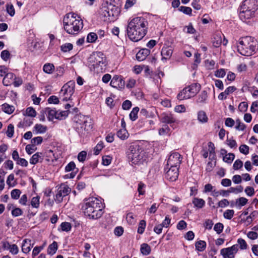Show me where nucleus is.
<instances>
[{"mask_svg": "<svg viewBox=\"0 0 258 258\" xmlns=\"http://www.w3.org/2000/svg\"><path fill=\"white\" fill-rule=\"evenodd\" d=\"M148 29V22L143 17H137L128 21L126 28L127 34L130 39L138 42L147 34Z\"/></svg>", "mask_w": 258, "mask_h": 258, "instance_id": "obj_1", "label": "nucleus"}, {"mask_svg": "<svg viewBox=\"0 0 258 258\" xmlns=\"http://www.w3.org/2000/svg\"><path fill=\"white\" fill-rule=\"evenodd\" d=\"M81 209L84 215L90 219H97L100 218L103 212V205L99 199L91 197L85 199L80 204Z\"/></svg>", "mask_w": 258, "mask_h": 258, "instance_id": "obj_2", "label": "nucleus"}, {"mask_svg": "<svg viewBox=\"0 0 258 258\" xmlns=\"http://www.w3.org/2000/svg\"><path fill=\"white\" fill-rule=\"evenodd\" d=\"M126 156L132 165H140L147 161V155L143 148L137 144H132L126 152Z\"/></svg>", "mask_w": 258, "mask_h": 258, "instance_id": "obj_3", "label": "nucleus"}, {"mask_svg": "<svg viewBox=\"0 0 258 258\" xmlns=\"http://www.w3.org/2000/svg\"><path fill=\"white\" fill-rule=\"evenodd\" d=\"M63 24L65 31L72 35L77 34L83 27L82 20L74 13L67 14L63 18Z\"/></svg>", "mask_w": 258, "mask_h": 258, "instance_id": "obj_4", "label": "nucleus"}, {"mask_svg": "<svg viewBox=\"0 0 258 258\" xmlns=\"http://www.w3.org/2000/svg\"><path fill=\"white\" fill-rule=\"evenodd\" d=\"M237 51L242 55L251 56L258 49L257 42L251 36H246L239 39L237 44Z\"/></svg>", "mask_w": 258, "mask_h": 258, "instance_id": "obj_5", "label": "nucleus"}, {"mask_svg": "<svg viewBox=\"0 0 258 258\" xmlns=\"http://www.w3.org/2000/svg\"><path fill=\"white\" fill-rule=\"evenodd\" d=\"M87 64L91 71L102 72L106 66V57L101 52H93L88 57Z\"/></svg>", "mask_w": 258, "mask_h": 258, "instance_id": "obj_6", "label": "nucleus"}, {"mask_svg": "<svg viewBox=\"0 0 258 258\" xmlns=\"http://www.w3.org/2000/svg\"><path fill=\"white\" fill-rule=\"evenodd\" d=\"M258 9L257 0H244L240 7L239 18L243 22H246L255 17V12Z\"/></svg>", "mask_w": 258, "mask_h": 258, "instance_id": "obj_7", "label": "nucleus"}, {"mask_svg": "<svg viewBox=\"0 0 258 258\" xmlns=\"http://www.w3.org/2000/svg\"><path fill=\"white\" fill-rule=\"evenodd\" d=\"M100 13L105 18L104 20L105 21H111L118 16L119 10L116 6L105 2L101 5Z\"/></svg>", "mask_w": 258, "mask_h": 258, "instance_id": "obj_8", "label": "nucleus"}, {"mask_svg": "<svg viewBox=\"0 0 258 258\" xmlns=\"http://www.w3.org/2000/svg\"><path fill=\"white\" fill-rule=\"evenodd\" d=\"M201 85L198 83H194L185 87L177 96L179 100L187 99L194 97L200 90Z\"/></svg>", "mask_w": 258, "mask_h": 258, "instance_id": "obj_9", "label": "nucleus"}, {"mask_svg": "<svg viewBox=\"0 0 258 258\" xmlns=\"http://www.w3.org/2000/svg\"><path fill=\"white\" fill-rule=\"evenodd\" d=\"M75 83L73 81H69L65 84L59 92V98L63 101H67L71 99L75 92Z\"/></svg>", "mask_w": 258, "mask_h": 258, "instance_id": "obj_10", "label": "nucleus"}, {"mask_svg": "<svg viewBox=\"0 0 258 258\" xmlns=\"http://www.w3.org/2000/svg\"><path fill=\"white\" fill-rule=\"evenodd\" d=\"M181 156L177 152H173L169 156L167 162L168 167L175 166L179 167L182 161Z\"/></svg>", "mask_w": 258, "mask_h": 258, "instance_id": "obj_11", "label": "nucleus"}, {"mask_svg": "<svg viewBox=\"0 0 258 258\" xmlns=\"http://www.w3.org/2000/svg\"><path fill=\"white\" fill-rule=\"evenodd\" d=\"M71 191L70 188L65 184H61L58 188L54 200L59 203L62 201L63 198L68 195Z\"/></svg>", "mask_w": 258, "mask_h": 258, "instance_id": "obj_12", "label": "nucleus"}, {"mask_svg": "<svg viewBox=\"0 0 258 258\" xmlns=\"http://www.w3.org/2000/svg\"><path fill=\"white\" fill-rule=\"evenodd\" d=\"M238 250V245H233L229 247L222 248L220 253L223 258H235V254Z\"/></svg>", "mask_w": 258, "mask_h": 258, "instance_id": "obj_13", "label": "nucleus"}, {"mask_svg": "<svg viewBox=\"0 0 258 258\" xmlns=\"http://www.w3.org/2000/svg\"><path fill=\"white\" fill-rule=\"evenodd\" d=\"M178 168L175 166L170 167L165 173V178L171 181H175L178 176Z\"/></svg>", "mask_w": 258, "mask_h": 258, "instance_id": "obj_14", "label": "nucleus"}, {"mask_svg": "<svg viewBox=\"0 0 258 258\" xmlns=\"http://www.w3.org/2000/svg\"><path fill=\"white\" fill-rule=\"evenodd\" d=\"M66 172L72 171L71 173L65 175L67 178H73L78 172V169L76 167V164L74 162H70L65 167Z\"/></svg>", "mask_w": 258, "mask_h": 258, "instance_id": "obj_15", "label": "nucleus"}, {"mask_svg": "<svg viewBox=\"0 0 258 258\" xmlns=\"http://www.w3.org/2000/svg\"><path fill=\"white\" fill-rule=\"evenodd\" d=\"M173 49L171 46H164L161 52L162 60L165 61L169 59L172 56Z\"/></svg>", "mask_w": 258, "mask_h": 258, "instance_id": "obj_16", "label": "nucleus"}, {"mask_svg": "<svg viewBox=\"0 0 258 258\" xmlns=\"http://www.w3.org/2000/svg\"><path fill=\"white\" fill-rule=\"evenodd\" d=\"M124 81L121 77L118 76H114L110 82V85L115 88H122L124 86Z\"/></svg>", "mask_w": 258, "mask_h": 258, "instance_id": "obj_17", "label": "nucleus"}, {"mask_svg": "<svg viewBox=\"0 0 258 258\" xmlns=\"http://www.w3.org/2000/svg\"><path fill=\"white\" fill-rule=\"evenodd\" d=\"M92 127L93 124L91 119L89 117L84 116L81 128L85 131L88 132L91 131Z\"/></svg>", "mask_w": 258, "mask_h": 258, "instance_id": "obj_18", "label": "nucleus"}, {"mask_svg": "<svg viewBox=\"0 0 258 258\" xmlns=\"http://www.w3.org/2000/svg\"><path fill=\"white\" fill-rule=\"evenodd\" d=\"M34 244L31 243V240L30 239H25L23 241L22 244V251L25 253H29Z\"/></svg>", "mask_w": 258, "mask_h": 258, "instance_id": "obj_19", "label": "nucleus"}, {"mask_svg": "<svg viewBox=\"0 0 258 258\" xmlns=\"http://www.w3.org/2000/svg\"><path fill=\"white\" fill-rule=\"evenodd\" d=\"M150 53V50L147 48L142 49L139 51L136 54L137 59L139 61H143L148 56Z\"/></svg>", "mask_w": 258, "mask_h": 258, "instance_id": "obj_20", "label": "nucleus"}, {"mask_svg": "<svg viewBox=\"0 0 258 258\" xmlns=\"http://www.w3.org/2000/svg\"><path fill=\"white\" fill-rule=\"evenodd\" d=\"M15 78V75L12 73H8L5 75L3 80V84L8 86L13 83Z\"/></svg>", "mask_w": 258, "mask_h": 258, "instance_id": "obj_21", "label": "nucleus"}, {"mask_svg": "<svg viewBox=\"0 0 258 258\" xmlns=\"http://www.w3.org/2000/svg\"><path fill=\"white\" fill-rule=\"evenodd\" d=\"M161 120L164 123H172L175 122L176 119L170 113H163L162 115Z\"/></svg>", "mask_w": 258, "mask_h": 258, "instance_id": "obj_22", "label": "nucleus"}, {"mask_svg": "<svg viewBox=\"0 0 258 258\" xmlns=\"http://www.w3.org/2000/svg\"><path fill=\"white\" fill-rule=\"evenodd\" d=\"M42 153L37 152L34 154L30 159V163L33 165H35L39 162L42 161Z\"/></svg>", "mask_w": 258, "mask_h": 258, "instance_id": "obj_23", "label": "nucleus"}, {"mask_svg": "<svg viewBox=\"0 0 258 258\" xmlns=\"http://www.w3.org/2000/svg\"><path fill=\"white\" fill-rule=\"evenodd\" d=\"M192 203L194 207L198 209H202L205 205V201L203 199L198 198H194Z\"/></svg>", "mask_w": 258, "mask_h": 258, "instance_id": "obj_24", "label": "nucleus"}, {"mask_svg": "<svg viewBox=\"0 0 258 258\" xmlns=\"http://www.w3.org/2000/svg\"><path fill=\"white\" fill-rule=\"evenodd\" d=\"M198 120L200 122L202 123H204L208 122V117L206 114V113L204 111L201 110L198 112Z\"/></svg>", "mask_w": 258, "mask_h": 258, "instance_id": "obj_25", "label": "nucleus"}, {"mask_svg": "<svg viewBox=\"0 0 258 258\" xmlns=\"http://www.w3.org/2000/svg\"><path fill=\"white\" fill-rule=\"evenodd\" d=\"M47 129L46 126L37 123L34 126L33 131H35L36 134H44L46 132Z\"/></svg>", "mask_w": 258, "mask_h": 258, "instance_id": "obj_26", "label": "nucleus"}, {"mask_svg": "<svg viewBox=\"0 0 258 258\" xmlns=\"http://www.w3.org/2000/svg\"><path fill=\"white\" fill-rule=\"evenodd\" d=\"M117 136L122 140H126L128 137V133L125 128L119 130L116 133Z\"/></svg>", "mask_w": 258, "mask_h": 258, "instance_id": "obj_27", "label": "nucleus"}, {"mask_svg": "<svg viewBox=\"0 0 258 258\" xmlns=\"http://www.w3.org/2000/svg\"><path fill=\"white\" fill-rule=\"evenodd\" d=\"M43 70L46 74H51L54 71L55 67L53 64L47 63L43 66Z\"/></svg>", "mask_w": 258, "mask_h": 258, "instance_id": "obj_28", "label": "nucleus"}, {"mask_svg": "<svg viewBox=\"0 0 258 258\" xmlns=\"http://www.w3.org/2000/svg\"><path fill=\"white\" fill-rule=\"evenodd\" d=\"M58 248L57 243L56 241H53L50 244L47 248V253L50 255L54 254Z\"/></svg>", "mask_w": 258, "mask_h": 258, "instance_id": "obj_29", "label": "nucleus"}, {"mask_svg": "<svg viewBox=\"0 0 258 258\" xmlns=\"http://www.w3.org/2000/svg\"><path fill=\"white\" fill-rule=\"evenodd\" d=\"M208 97L207 92L206 91H203L201 94L198 96L197 100V103L203 104L206 102Z\"/></svg>", "mask_w": 258, "mask_h": 258, "instance_id": "obj_30", "label": "nucleus"}, {"mask_svg": "<svg viewBox=\"0 0 258 258\" xmlns=\"http://www.w3.org/2000/svg\"><path fill=\"white\" fill-rule=\"evenodd\" d=\"M196 249L199 251H203L206 247V242L203 240H200L196 242Z\"/></svg>", "mask_w": 258, "mask_h": 258, "instance_id": "obj_31", "label": "nucleus"}, {"mask_svg": "<svg viewBox=\"0 0 258 258\" xmlns=\"http://www.w3.org/2000/svg\"><path fill=\"white\" fill-rule=\"evenodd\" d=\"M54 71V77L55 78L62 77L65 71L64 66H60L56 67Z\"/></svg>", "mask_w": 258, "mask_h": 258, "instance_id": "obj_32", "label": "nucleus"}, {"mask_svg": "<svg viewBox=\"0 0 258 258\" xmlns=\"http://www.w3.org/2000/svg\"><path fill=\"white\" fill-rule=\"evenodd\" d=\"M2 109L5 112L10 114L14 112L15 107L14 106L10 105L7 103H5L2 105Z\"/></svg>", "mask_w": 258, "mask_h": 258, "instance_id": "obj_33", "label": "nucleus"}, {"mask_svg": "<svg viewBox=\"0 0 258 258\" xmlns=\"http://www.w3.org/2000/svg\"><path fill=\"white\" fill-rule=\"evenodd\" d=\"M141 252L143 255H148L151 252L150 246L146 243H143L141 245Z\"/></svg>", "mask_w": 258, "mask_h": 258, "instance_id": "obj_34", "label": "nucleus"}, {"mask_svg": "<svg viewBox=\"0 0 258 258\" xmlns=\"http://www.w3.org/2000/svg\"><path fill=\"white\" fill-rule=\"evenodd\" d=\"M56 110L55 108L52 109L48 107L45 109V112L48 114V118L49 120H52L55 118Z\"/></svg>", "mask_w": 258, "mask_h": 258, "instance_id": "obj_35", "label": "nucleus"}, {"mask_svg": "<svg viewBox=\"0 0 258 258\" xmlns=\"http://www.w3.org/2000/svg\"><path fill=\"white\" fill-rule=\"evenodd\" d=\"M40 197L39 196L34 197L31 200V205L33 208H38L40 205Z\"/></svg>", "mask_w": 258, "mask_h": 258, "instance_id": "obj_36", "label": "nucleus"}, {"mask_svg": "<svg viewBox=\"0 0 258 258\" xmlns=\"http://www.w3.org/2000/svg\"><path fill=\"white\" fill-rule=\"evenodd\" d=\"M248 202V200L244 197H240L236 200V205L240 209L241 207L245 206Z\"/></svg>", "mask_w": 258, "mask_h": 258, "instance_id": "obj_37", "label": "nucleus"}, {"mask_svg": "<svg viewBox=\"0 0 258 258\" xmlns=\"http://www.w3.org/2000/svg\"><path fill=\"white\" fill-rule=\"evenodd\" d=\"M139 111V108L138 107H134L130 114V119L134 121L138 118V113Z\"/></svg>", "mask_w": 258, "mask_h": 258, "instance_id": "obj_38", "label": "nucleus"}, {"mask_svg": "<svg viewBox=\"0 0 258 258\" xmlns=\"http://www.w3.org/2000/svg\"><path fill=\"white\" fill-rule=\"evenodd\" d=\"M235 245H238V247H239V248L242 250L246 249L247 248V244L246 241L241 238L238 239L237 243Z\"/></svg>", "mask_w": 258, "mask_h": 258, "instance_id": "obj_39", "label": "nucleus"}, {"mask_svg": "<svg viewBox=\"0 0 258 258\" xmlns=\"http://www.w3.org/2000/svg\"><path fill=\"white\" fill-rule=\"evenodd\" d=\"M146 223L144 220L140 221L138 228V233L139 234H143L146 228Z\"/></svg>", "mask_w": 258, "mask_h": 258, "instance_id": "obj_40", "label": "nucleus"}, {"mask_svg": "<svg viewBox=\"0 0 258 258\" xmlns=\"http://www.w3.org/2000/svg\"><path fill=\"white\" fill-rule=\"evenodd\" d=\"M234 157H235V155L234 154L229 153V154H226L223 157V161L225 162L230 164L233 161Z\"/></svg>", "mask_w": 258, "mask_h": 258, "instance_id": "obj_41", "label": "nucleus"}, {"mask_svg": "<svg viewBox=\"0 0 258 258\" xmlns=\"http://www.w3.org/2000/svg\"><path fill=\"white\" fill-rule=\"evenodd\" d=\"M61 50L63 52H67L71 50L73 48L72 44L68 43L62 45L60 47Z\"/></svg>", "mask_w": 258, "mask_h": 258, "instance_id": "obj_42", "label": "nucleus"}, {"mask_svg": "<svg viewBox=\"0 0 258 258\" xmlns=\"http://www.w3.org/2000/svg\"><path fill=\"white\" fill-rule=\"evenodd\" d=\"M97 38V36L96 33L92 32L90 33L87 38V41L89 43L95 42Z\"/></svg>", "mask_w": 258, "mask_h": 258, "instance_id": "obj_43", "label": "nucleus"}, {"mask_svg": "<svg viewBox=\"0 0 258 258\" xmlns=\"http://www.w3.org/2000/svg\"><path fill=\"white\" fill-rule=\"evenodd\" d=\"M234 211L233 210H227L224 214L223 216L225 219L230 220L233 217Z\"/></svg>", "mask_w": 258, "mask_h": 258, "instance_id": "obj_44", "label": "nucleus"}, {"mask_svg": "<svg viewBox=\"0 0 258 258\" xmlns=\"http://www.w3.org/2000/svg\"><path fill=\"white\" fill-rule=\"evenodd\" d=\"M14 133V126L12 124H9L8 126L7 131L6 132L7 136L9 138L13 137Z\"/></svg>", "mask_w": 258, "mask_h": 258, "instance_id": "obj_45", "label": "nucleus"}, {"mask_svg": "<svg viewBox=\"0 0 258 258\" xmlns=\"http://www.w3.org/2000/svg\"><path fill=\"white\" fill-rule=\"evenodd\" d=\"M43 141V138L41 137L38 136L37 137H35L31 139V143L34 145L35 146L36 145H40L42 143Z\"/></svg>", "mask_w": 258, "mask_h": 258, "instance_id": "obj_46", "label": "nucleus"}, {"mask_svg": "<svg viewBox=\"0 0 258 258\" xmlns=\"http://www.w3.org/2000/svg\"><path fill=\"white\" fill-rule=\"evenodd\" d=\"M21 192L20 189H15L12 190L11 196L12 199L17 200L19 198Z\"/></svg>", "mask_w": 258, "mask_h": 258, "instance_id": "obj_47", "label": "nucleus"}, {"mask_svg": "<svg viewBox=\"0 0 258 258\" xmlns=\"http://www.w3.org/2000/svg\"><path fill=\"white\" fill-rule=\"evenodd\" d=\"M26 114L28 116L35 117L36 115V112L33 107H29L26 110Z\"/></svg>", "mask_w": 258, "mask_h": 258, "instance_id": "obj_48", "label": "nucleus"}, {"mask_svg": "<svg viewBox=\"0 0 258 258\" xmlns=\"http://www.w3.org/2000/svg\"><path fill=\"white\" fill-rule=\"evenodd\" d=\"M104 145L102 142H99L94 148V151L95 155H98L101 150L103 148Z\"/></svg>", "mask_w": 258, "mask_h": 258, "instance_id": "obj_49", "label": "nucleus"}, {"mask_svg": "<svg viewBox=\"0 0 258 258\" xmlns=\"http://www.w3.org/2000/svg\"><path fill=\"white\" fill-rule=\"evenodd\" d=\"M224 226L221 223H216L214 227V230L217 232V234H220L223 230Z\"/></svg>", "mask_w": 258, "mask_h": 258, "instance_id": "obj_50", "label": "nucleus"}, {"mask_svg": "<svg viewBox=\"0 0 258 258\" xmlns=\"http://www.w3.org/2000/svg\"><path fill=\"white\" fill-rule=\"evenodd\" d=\"M235 128L238 131H243L245 128V125L241 122L240 119H237L236 120Z\"/></svg>", "mask_w": 258, "mask_h": 258, "instance_id": "obj_51", "label": "nucleus"}, {"mask_svg": "<svg viewBox=\"0 0 258 258\" xmlns=\"http://www.w3.org/2000/svg\"><path fill=\"white\" fill-rule=\"evenodd\" d=\"M179 11L182 12L185 14L186 15H191L192 12V10L190 7H185V6H181L179 9Z\"/></svg>", "mask_w": 258, "mask_h": 258, "instance_id": "obj_52", "label": "nucleus"}, {"mask_svg": "<svg viewBox=\"0 0 258 258\" xmlns=\"http://www.w3.org/2000/svg\"><path fill=\"white\" fill-rule=\"evenodd\" d=\"M170 128L168 125H165L162 128L159 130V134L161 136L165 135L169 133Z\"/></svg>", "mask_w": 258, "mask_h": 258, "instance_id": "obj_53", "label": "nucleus"}, {"mask_svg": "<svg viewBox=\"0 0 258 258\" xmlns=\"http://www.w3.org/2000/svg\"><path fill=\"white\" fill-rule=\"evenodd\" d=\"M61 230L63 231H69L71 229V224L69 222H62L61 225Z\"/></svg>", "mask_w": 258, "mask_h": 258, "instance_id": "obj_54", "label": "nucleus"}, {"mask_svg": "<svg viewBox=\"0 0 258 258\" xmlns=\"http://www.w3.org/2000/svg\"><path fill=\"white\" fill-rule=\"evenodd\" d=\"M32 119L25 118L22 123H19L18 126L20 127L21 124L23 126H29L32 124Z\"/></svg>", "mask_w": 258, "mask_h": 258, "instance_id": "obj_55", "label": "nucleus"}, {"mask_svg": "<svg viewBox=\"0 0 258 258\" xmlns=\"http://www.w3.org/2000/svg\"><path fill=\"white\" fill-rule=\"evenodd\" d=\"M244 192L247 196L252 197L254 195V189L251 186H247L244 189Z\"/></svg>", "mask_w": 258, "mask_h": 258, "instance_id": "obj_56", "label": "nucleus"}, {"mask_svg": "<svg viewBox=\"0 0 258 258\" xmlns=\"http://www.w3.org/2000/svg\"><path fill=\"white\" fill-rule=\"evenodd\" d=\"M25 149H26V152L28 154L30 155V154H32L36 150V148L35 147L34 145H33L31 144V145L30 144L27 145L26 146Z\"/></svg>", "mask_w": 258, "mask_h": 258, "instance_id": "obj_57", "label": "nucleus"}, {"mask_svg": "<svg viewBox=\"0 0 258 258\" xmlns=\"http://www.w3.org/2000/svg\"><path fill=\"white\" fill-rule=\"evenodd\" d=\"M111 157L109 156H103L102 157V164L105 166H107L111 163Z\"/></svg>", "mask_w": 258, "mask_h": 258, "instance_id": "obj_58", "label": "nucleus"}, {"mask_svg": "<svg viewBox=\"0 0 258 258\" xmlns=\"http://www.w3.org/2000/svg\"><path fill=\"white\" fill-rule=\"evenodd\" d=\"M10 53L7 50L2 51L1 54L2 58L5 61H7L10 58Z\"/></svg>", "mask_w": 258, "mask_h": 258, "instance_id": "obj_59", "label": "nucleus"}, {"mask_svg": "<svg viewBox=\"0 0 258 258\" xmlns=\"http://www.w3.org/2000/svg\"><path fill=\"white\" fill-rule=\"evenodd\" d=\"M9 250L13 254H17L19 252V248L15 244L11 245Z\"/></svg>", "mask_w": 258, "mask_h": 258, "instance_id": "obj_60", "label": "nucleus"}, {"mask_svg": "<svg viewBox=\"0 0 258 258\" xmlns=\"http://www.w3.org/2000/svg\"><path fill=\"white\" fill-rule=\"evenodd\" d=\"M87 152L83 151L80 152L78 155V159L80 162H84L86 158Z\"/></svg>", "mask_w": 258, "mask_h": 258, "instance_id": "obj_61", "label": "nucleus"}, {"mask_svg": "<svg viewBox=\"0 0 258 258\" xmlns=\"http://www.w3.org/2000/svg\"><path fill=\"white\" fill-rule=\"evenodd\" d=\"M243 166V162L239 159L236 160L233 165L234 170H238L241 168Z\"/></svg>", "mask_w": 258, "mask_h": 258, "instance_id": "obj_62", "label": "nucleus"}, {"mask_svg": "<svg viewBox=\"0 0 258 258\" xmlns=\"http://www.w3.org/2000/svg\"><path fill=\"white\" fill-rule=\"evenodd\" d=\"M7 13L12 17L14 16L15 14V9L12 5H7Z\"/></svg>", "mask_w": 258, "mask_h": 258, "instance_id": "obj_63", "label": "nucleus"}, {"mask_svg": "<svg viewBox=\"0 0 258 258\" xmlns=\"http://www.w3.org/2000/svg\"><path fill=\"white\" fill-rule=\"evenodd\" d=\"M239 151L241 153L247 155L249 153V147L245 145H241L239 147Z\"/></svg>", "mask_w": 258, "mask_h": 258, "instance_id": "obj_64", "label": "nucleus"}]
</instances>
